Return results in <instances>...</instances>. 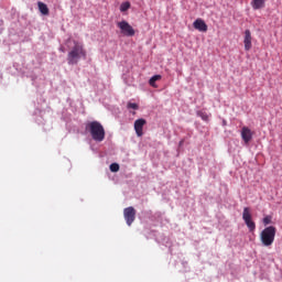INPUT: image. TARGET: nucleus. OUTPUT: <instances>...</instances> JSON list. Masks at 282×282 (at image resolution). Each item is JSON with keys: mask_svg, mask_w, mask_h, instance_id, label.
<instances>
[{"mask_svg": "<svg viewBox=\"0 0 282 282\" xmlns=\"http://www.w3.org/2000/svg\"><path fill=\"white\" fill-rule=\"evenodd\" d=\"M86 56L87 53L85 52L83 44L74 42V47L68 52L67 55L68 65H78V61H80L83 57L85 58Z\"/></svg>", "mask_w": 282, "mask_h": 282, "instance_id": "obj_1", "label": "nucleus"}, {"mask_svg": "<svg viewBox=\"0 0 282 282\" xmlns=\"http://www.w3.org/2000/svg\"><path fill=\"white\" fill-rule=\"evenodd\" d=\"M86 129L95 142H102L105 140V127H102V123L93 121L86 126Z\"/></svg>", "mask_w": 282, "mask_h": 282, "instance_id": "obj_2", "label": "nucleus"}, {"mask_svg": "<svg viewBox=\"0 0 282 282\" xmlns=\"http://www.w3.org/2000/svg\"><path fill=\"white\" fill-rule=\"evenodd\" d=\"M275 237H276V227L274 226H269L260 232V241L262 246H265L267 248H269V246H272V243H274Z\"/></svg>", "mask_w": 282, "mask_h": 282, "instance_id": "obj_3", "label": "nucleus"}, {"mask_svg": "<svg viewBox=\"0 0 282 282\" xmlns=\"http://www.w3.org/2000/svg\"><path fill=\"white\" fill-rule=\"evenodd\" d=\"M117 28H119L120 33L123 36H135V30L133 29V26H131V24H129V22L124 20L118 22Z\"/></svg>", "mask_w": 282, "mask_h": 282, "instance_id": "obj_4", "label": "nucleus"}, {"mask_svg": "<svg viewBox=\"0 0 282 282\" xmlns=\"http://www.w3.org/2000/svg\"><path fill=\"white\" fill-rule=\"evenodd\" d=\"M242 219L246 226L249 228L250 232H254L257 225L252 221V214H250V208L245 207L242 212Z\"/></svg>", "mask_w": 282, "mask_h": 282, "instance_id": "obj_5", "label": "nucleus"}, {"mask_svg": "<svg viewBox=\"0 0 282 282\" xmlns=\"http://www.w3.org/2000/svg\"><path fill=\"white\" fill-rule=\"evenodd\" d=\"M123 217L126 219L127 226H131L135 221V208L127 207L123 209Z\"/></svg>", "mask_w": 282, "mask_h": 282, "instance_id": "obj_6", "label": "nucleus"}, {"mask_svg": "<svg viewBox=\"0 0 282 282\" xmlns=\"http://www.w3.org/2000/svg\"><path fill=\"white\" fill-rule=\"evenodd\" d=\"M144 124H147V119H137L134 121V131L138 138H142L144 135Z\"/></svg>", "mask_w": 282, "mask_h": 282, "instance_id": "obj_7", "label": "nucleus"}, {"mask_svg": "<svg viewBox=\"0 0 282 282\" xmlns=\"http://www.w3.org/2000/svg\"><path fill=\"white\" fill-rule=\"evenodd\" d=\"M252 135H254V133L252 132V130H250V128L242 127V129H241V139L243 140L245 144L250 143V141L252 140Z\"/></svg>", "mask_w": 282, "mask_h": 282, "instance_id": "obj_8", "label": "nucleus"}, {"mask_svg": "<svg viewBox=\"0 0 282 282\" xmlns=\"http://www.w3.org/2000/svg\"><path fill=\"white\" fill-rule=\"evenodd\" d=\"M243 43L246 52H250V50H252V33L250 32V30L245 31Z\"/></svg>", "mask_w": 282, "mask_h": 282, "instance_id": "obj_9", "label": "nucleus"}, {"mask_svg": "<svg viewBox=\"0 0 282 282\" xmlns=\"http://www.w3.org/2000/svg\"><path fill=\"white\" fill-rule=\"evenodd\" d=\"M194 29L198 30V32H208V25L206 24V22H204V20L202 19H197L194 23Z\"/></svg>", "mask_w": 282, "mask_h": 282, "instance_id": "obj_10", "label": "nucleus"}, {"mask_svg": "<svg viewBox=\"0 0 282 282\" xmlns=\"http://www.w3.org/2000/svg\"><path fill=\"white\" fill-rule=\"evenodd\" d=\"M268 0H251V8L253 10H263Z\"/></svg>", "mask_w": 282, "mask_h": 282, "instance_id": "obj_11", "label": "nucleus"}, {"mask_svg": "<svg viewBox=\"0 0 282 282\" xmlns=\"http://www.w3.org/2000/svg\"><path fill=\"white\" fill-rule=\"evenodd\" d=\"M37 7H39L41 14H43L44 17H47V14H50V8H47V4L39 1Z\"/></svg>", "mask_w": 282, "mask_h": 282, "instance_id": "obj_12", "label": "nucleus"}, {"mask_svg": "<svg viewBox=\"0 0 282 282\" xmlns=\"http://www.w3.org/2000/svg\"><path fill=\"white\" fill-rule=\"evenodd\" d=\"M158 80H162V75L152 76L149 80V84L151 85V87H155V83H158Z\"/></svg>", "mask_w": 282, "mask_h": 282, "instance_id": "obj_13", "label": "nucleus"}, {"mask_svg": "<svg viewBox=\"0 0 282 282\" xmlns=\"http://www.w3.org/2000/svg\"><path fill=\"white\" fill-rule=\"evenodd\" d=\"M130 8H131V2L126 1V2L121 3L120 12H127V10H129Z\"/></svg>", "mask_w": 282, "mask_h": 282, "instance_id": "obj_14", "label": "nucleus"}, {"mask_svg": "<svg viewBox=\"0 0 282 282\" xmlns=\"http://www.w3.org/2000/svg\"><path fill=\"white\" fill-rule=\"evenodd\" d=\"M110 171L111 173H118V171H120V165L118 163H111Z\"/></svg>", "mask_w": 282, "mask_h": 282, "instance_id": "obj_15", "label": "nucleus"}, {"mask_svg": "<svg viewBox=\"0 0 282 282\" xmlns=\"http://www.w3.org/2000/svg\"><path fill=\"white\" fill-rule=\"evenodd\" d=\"M264 226H269V224H272V216L268 215L262 220Z\"/></svg>", "mask_w": 282, "mask_h": 282, "instance_id": "obj_16", "label": "nucleus"}, {"mask_svg": "<svg viewBox=\"0 0 282 282\" xmlns=\"http://www.w3.org/2000/svg\"><path fill=\"white\" fill-rule=\"evenodd\" d=\"M199 118H202V120H204L205 122H208V115L206 112H198Z\"/></svg>", "mask_w": 282, "mask_h": 282, "instance_id": "obj_17", "label": "nucleus"}, {"mask_svg": "<svg viewBox=\"0 0 282 282\" xmlns=\"http://www.w3.org/2000/svg\"><path fill=\"white\" fill-rule=\"evenodd\" d=\"M128 109H134V110H138V109H139V106H138V104L128 102Z\"/></svg>", "mask_w": 282, "mask_h": 282, "instance_id": "obj_18", "label": "nucleus"}, {"mask_svg": "<svg viewBox=\"0 0 282 282\" xmlns=\"http://www.w3.org/2000/svg\"><path fill=\"white\" fill-rule=\"evenodd\" d=\"M182 142H183V141H181V143H180V144H182Z\"/></svg>", "mask_w": 282, "mask_h": 282, "instance_id": "obj_19", "label": "nucleus"}]
</instances>
